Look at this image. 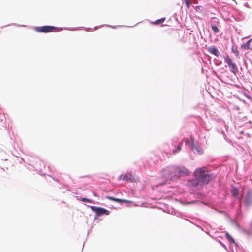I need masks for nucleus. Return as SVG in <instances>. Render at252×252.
I'll use <instances>...</instances> for the list:
<instances>
[{"label": "nucleus", "mask_w": 252, "mask_h": 252, "mask_svg": "<svg viewBox=\"0 0 252 252\" xmlns=\"http://www.w3.org/2000/svg\"><path fill=\"white\" fill-rule=\"evenodd\" d=\"M163 173L165 177L173 179L174 176H183L189 175L190 172L187 169L183 167L172 168L169 169H164Z\"/></svg>", "instance_id": "obj_1"}, {"label": "nucleus", "mask_w": 252, "mask_h": 252, "mask_svg": "<svg viewBox=\"0 0 252 252\" xmlns=\"http://www.w3.org/2000/svg\"><path fill=\"white\" fill-rule=\"evenodd\" d=\"M194 175L202 186L207 184L211 179V175L206 167L197 169L194 172Z\"/></svg>", "instance_id": "obj_2"}, {"label": "nucleus", "mask_w": 252, "mask_h": 252, "mask_svg": "<svg viewBox=\"0 0 252 252\" xmlns=\"http://www.w3.org/2000/svg\"><path fill=\"white\" fill-rule=\"evenodd\" d=\"M36 31L39 32L47 33L50 32H57L59 29L57 27L51 26H44L42 27H37L35 28Z\"/></svg>", "instance_id": "obj_3"}, {"label": "nucleus", "mask_w": 252, "mask_h": 252, "mask_svg": "<svg viewBox=\"0 0 252 252\" xmlns=\"http://www.w3.org/2000/svg\"><path fill=\"white\" fill-rule=\"evenodd\" d=\"M225 61L231 69V72L234 75H236L238 72V69L236 64L228 55L225 57Z\"/></svg>", "instance_id": "obj_4"}, {"label": "nucleus", "mask_w": 252, "mask_h": 252, "mask_svg": "<svg viewBox=\"0 0 252 252\" xmlns=\"http://www.w3.org/2000/svg\"><path fill=\"white\" fill-rule=\"evenodd\" d=\"M91 209L93 212H94L97 216H102L103 215H108L110 214V211L101 207H97L94 206H90Z\"/></svg>", "instance_id": "obj_5"}, {"label": "nucleus", "mask_w": 252, "mask_h": 252, "mask_svg": "<svg viewBox=\"0 0 252 252\" xmlns=\"http://www.w3.org/2000/svg\"><path fill=\"white\" fill-rule=\"evenodd\" d=\"M187 185L189 187L195 190L200 189L203 186L197 178L189 180Z\"/></svg>", "instance_id": "obj_6"}, {"label": "nucleus", "mask_w": 252, "mask_h": 252, "mask_svg": "<svg viewBox=\"0 0 252 252\" xmlns=\"http://www.w3.org/2000/svg\"><path fill=\"white\" fill-rule=\"evenodd\" d=\"M252 204V192H249L246 195L245 200V205L247 207L250 206Z\"/></svg>", "instance_id": "obj_7"}, {"label": "nucleus", "mask_w": 252, "mask_h": 252, "mask_svg": "<svg viewBox=\"0 0 252 252\" xmlns=\"http://www.w3.org/2000/svg\"><path fill=\"white\" fill-rule=\"evenodd\" d=\"M106 198L117 202H120V203H132L131 201L130 200H127L125 199H118L116 198H114L111 196H107L106 197Z\"/></svg>", "instance_id": "obj_8"}, {"label": "nucleus", "mask_w": 252, "mask_h": 252, "mask_svg": "<svg viewBox=\"0 0 252 252\" xmlns=\"http://www.w3.org/2000/svg\"><path fill=\"white\" fill-rule=\"evenodd\" d=\"M208 51L209 53L212 54L214 55L217 57H219V52L217 48L214 46L209 47L208 48Z\"/></svg>", "instance_id": "obj_9"}, {"label": "nucleus", "mask_w": 252, "mask_h": 252, "mask_svg": "<svg viewBox=\"0 0 252 252\" xmlns=\"http://www.w3.org/2000/svg\"><path fill=\"white\" fill-rule=\"evenodd\" d=\"M252 42V39L248 40L245 44H244L241 45V47L245 50H252V45L251 43Z\"/></svg>", "instance_id": "obj_10"}, {"label": "nucleus", "mask_w": 252, "mask_h": 252, "mask_svg": "<svg viewBox=\"0 0 252 252\" xmlns=\"http://www.w3.org/2000/svg\"><path fill=\"white\" fill-rule=\"evenodd\" d=\"M122 180L132 182L134 181V177L133 175L131 174H126L124 175V176L122 178Z\"/></svg>", "instance_id": "obj_11"}, {"label": "nucleus", "mask_w": 252, "mask_h": 252, "mask_svg": "<svg viewBox=\"0 0 252 252\" xmlns=\"http://www.w3.org/2000/svg\"><path fill=\"white\" fill-rule=\"evenodd\" d=\"M191 149L195 152L194 150H196L197 152L200 154L203 153V150L200 147H198L196 148L194 143L191 145Z\"/></svg>", "instance_id": "obj_12"}, {"label": "nucleus", "mask_w": 252, "mask_h": 252, "mask_svg": "<svg viewBox=\"0 0 252 252\" xmlns=\"http://www.w3.org/2000/svg\"><path fill=\"white\" fill-rule=\"evenodd\" d=\"M165 19H166L165 18H162L157 20L155 22H152L151 24H155V25H159L160 24L163 23L165 21Z\"/></svg>", "instance_id": "obj_13"}, {"label": "nucleus", "mask_w": 252, "mask_h": 252, "mask_svg": "<svg viewBox=\"0 0 252 252\" xmlns=\"http://www.w3.org/2000/svg\"><path fill=\"white\" fill-rule=\"evenodd\" d=\"M225 236L229 242L236 244L235 240L230 235V234L228 232H226L225 233Z\"/></svg>", "instance_id": "obj_14"}, {"label": "nucleus", "mask_w": 252, "mask_h": 252, "mask_svg": "<svg viewBox=\"0 0 252 252\" xmlns=\"http://www.w3.org/2000/svg\"><path fill=\"white\" fill-rule=\"evenodd\" d=\"M231 193L233 196L236 197L239 194V190L235 187H233L231 190Z\"/></svg>", "instance_id": "obj_15"}, {"label": "nucleus", "mask_w": 252, "mask_h": 252, "mask_svg": "<svg viewBox=\"0 0 252 252\" xmlns=\"http://www.w3.org/2000/svg\"><path fill=\"white\" fill-rule=\"evenodd\" d=\"M182 145V143H180L178 146L177 148L173 150L174 154H176L181 150Z\"/></svg>", "instance_id": "obj_16"}, {"label": "nucleus", "mask_w": 252, "mask_h": 252, "mask_svg": "<svg viewBox=\"0 0 252 252\" xmlns=\"http://www.w3.org/2000/svg\"><path fill=\"white\" fill-rule=\"evenodd\" d=\"M211 28L215 33H217L219 32L218 28L216 26L212 25Z\"/></svg>", "instance_id": "obj_17"}, {"label": "nucleus", "mask_w": 252, "mask_h": 252, "mask_svg": "<svg viewBox=\"0 0 252 252\" xmlns=\"http://www.w3.org/2000/svg\"><path fill=\"white\" fill-rule=\"evenodd\" d=\"M80 200L82 201V202H89V203L92 202L91 200H90L89 199L86 198H81Z\"/></svg>", "instance_id": "obj_18"}, {"label": "nucleus", "mask_w": 252, "mask_h": 252, "mask_svg": "<svg viewBox=\"0 0 252 252\" xmlns=\"http://www.w3.org/2000/svg\"><path fill=\"white\" fill-rule=\"evenodd\" d=\"M186 6L188 8H189L190 7V2L188 0H185Z\"/></svg>", "instance_id": "obj_19"}, {"label": "nucleus", "mask_w": 252, "mask_h": 252, "mask_svg": "<svg viewBox=\"0 0 252 252\" xmlns=\"http://www.w3.org/2000/svg\"><path fill=\"white\" fill-rule=\"evenodd\" d=\"M232 51L233 52H234V51H233V49H232ZM235 53L236 54V55L238 56V54H239V51L238 50H236V52H235Z\"/></svg>", "instance_id": "obj_20"}]
</instances>
